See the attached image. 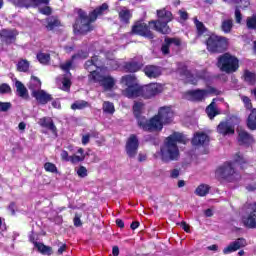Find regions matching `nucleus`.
I'll use <instances>...</instances> for the list:
<instances>
[{"label": "nucleus", "instance_id": "1", "mask_svg": "<svg viewBox=\"0 0 256 256\" xmlns=\"http://www.w3.org/2000/svg\"><path fill=\"white\" fill-rule=\"evenodd\" d=\"M157 17V20H151L148 24L143 21H136L131 28L130 35H138L139 37H144L150 41L155 39V33L151 31L150 25H153L155 31L158 33H161L162 35H169V33H171L169 23L173 21V13L163 8L157 10Z\"/></svg>", "mask_w": 256, "mask_h": 256}, {"label": "nucleus", "instance_id": "2", "mask_svg": "<svg viewBox=\"0 0 256 256\" xmlns=\"http://www.w3.org/2000/svg\"><path fill=\"white\" fill-rule=\"evenodd\" d=\"M109 10V4L103 3L96 7L89 14L83 9L78 10V16L73 24V31L75 35H88L91 31L95 30L93 23L97 21V17H101L105 11Z\"/></svg>", "mask_w": 256, "mask_h": 256}, {"label": "nucleus", "instance_id": "3", "mask_svg": "<svg viewBox=\"0 0 256 256\" xmlns=\"http://www.w3.org/2000/svg\"><path fill=\"white\" fill-rule=\"evenodd\" d=\"M177 143L187 144L185 135L180 132H173L166 137L164 144L160 148V157L163 163H171V161H179L181 152H179V146Z\"/></svg>", "mask_w": 256, "mask_h": 256}, {"label": "nucleus", "instance_id": "4", "mask_svg": "<svg viewBox=\"0 0 256 256\" xmlns=\"http://www.w3.org/2000/svg\"><path fill=\"white\" fill-rule=\"evenodd\" d=\"M175 113L169 106L160 107L158 113L149 119L148 133H161L164 125H171Z\"/></svg>", "mask_w": 256, "mask_h": 256}, {"label": "nucleus", "instance_id": "5", "mask_svg": "<svg viewBox=\"0 0 256 256\" xmlns=\"http://www.w3.org/2000/svg\"><path fill=\"white\" fill-rule=\"evenodd\" d=\"M235 163H239V165H245V163H247V160L245 157H243V155H241V152L235 154L234 162H225L223 165L216 169V176L218 179L233 183V181H235V175H237V171L235 170Z\"/></svg>", "mask_w": 256, "mask_h": 256}, {"label": "nucleus", "instance_id": "6", "mask_svg": "<svg viewBox=\"0 0 256 256\" xmlns=\"http://www.w3.org/2000/svg\"><path fill=\"white\" fill-rule=\"evenodd\" d=\"M205 45L211 55H221L229 49V38L212 33L206 38Z\"/></svg>", "mask_w": 256, "mask_h": 256}, {"label": "nucleus", "instance_id": "7", "mask_svg": "<svg viewBox=\"0 0 256 256\" xmlns=\"http://www.w3.org/2000/svg\"><path fill=\"white\" fill-rule=\"evenodd\" d=\"M216 65L222 73L231 75L239 71V58L229 52H224L218 56Z\"/></svg>", "mask_w": 256, "mask_h": 256}, {"label": "nucleus", "instance_id": "8", "mask_svg": "<svg viewBox=\"0 0 256 256\" xmlns=\"http://www.w3.org/2000/svg\"><path fill=\"white\" fill-rule=\"evenodd\" d=\"M245 214L242 216V223L246 229H256V202L244 206Z\"/></svg>", "mask_w": 256, "mask_h": 256}, {"label": "nucleus", "instance_id": "9", "mask_svg": "<svg viewBox=\"0 0 256 256\" xmlns=\"http://www.w3.org/2000/svg\"><path fill=\"white\" fill-rule=\"evenodd\" d=\"M143 107H145V104L142 102H135L132 110H133V115L137 121V125L142 131H146L149 133V119H147L143 115Z\"/></svg>", "mask_w": 256, "mask_h": 256}, {"label": "nucleus", "instance_id": "10", "mask_svg": "<svg viewBox=\"0 0 256 256\" xmlns=\"http://www.w3.org/2000/svg\"><path fill=\"white\" fill-rule=\"evenodd\" d=\"M165 91V85L157 82H152L142 85V99H155L157 95H161Z\"/></svg>", "mask_w": 256, "mask_h": 256}, {"label": "nucleus", "instance_id": "11", "mask_svg": "<svg viewBox=\"0 0 256 256\" xmlns=\"http://www.w3.org/2000/svg\"><path fill=\"white\" fill-rule=\"evenodd\" d=\"M17 9H34L39 5H49V0H8Z\"/></svg>", "mask_w": 256, "mask_h": 256}, {"label": "nucleus", "instance_id": "12", "mask_svg": "<svg viewBox=\"0 0 256 256\" xmlns=\"http://www.w3.org/2000/svg\"><path fill=\"white\" fill-rule=\"evenodd\" d=\"M125 151L130 159L137 157V153H139V138H137V135L131 134L129 136L126 141Z\"/></svg>", "mask_w": 256, "mask_h": 256}, {"label": "nucleus", "instance_id": "13", "mask_svg": "<svg viewBox=\"0 0 256 256\" xmlns=\"http://www.w3.org/2000/svg\"><path fill=\"white\" fill-rule=\"evenodd\" d=\"M19 31L17 29H1L0 30V41L4 45H13L17 41Z\"/></svg>", "mask_w": 256, "mask_h": 256}, {"label": "nucleus", "instance_id": "14", "mask_svg": "<svg viewBox=\"0 0 256 256\" xmlns=\"http://www.w3.org/2000/svg\"><path fill=\"white\" fill-rule=\"evenodd\" d=\"M171 47H175L176 49H179L181 47L180 38L166 36L164 38V42L162 43L160 51L163 55H170Z\"/></svg>", "mask_w": 256, "mask_h": 256}, {"label": "nucleus", "instance_id": "15", "mask_svg": "<svg viewBox=\"0 0 256 256\" xmlns=\"http://www.w3.org/2000/svg\"><path fill=\"white\" fill-rule=\"evenodd\" d=\"M77 153H79V155L81 156H77L75 154L72 156H69V152H67V150H62L60 154L61 161H65L66 163L70 161L72 165H76V163H81L85 161V149L79 148Z\"/></svg>", "mask_w": 256, "mask_h": 256}, {"label": "nucleus", "instance_id": "16", "mask_svg": "<svg viewBox=\"0 0 256 256\" xmlns=\"http://www.w3.org/2000/svg\"><path fill=\"white\" fill-rule=\"evenodd\" d=\"M184 97L192 103H203L206 99L205 89L188 90L184 93Z\"/></svg>", "mask_w": 256, "mask_h": 256}, {"label": "nucleus", "instance_id": "17", "mask_svg": "<svg viewBox=\"0 0 256 256\" xmlns=\"http://www.w3.org/2000/svg\"><path fill=\"white\" fill-rule=\"evenodd\" d=\"M122 93L124 97H127L128 99H137L139 97L143 98V85L137 83L134 84V86L126 87Z\"/></svg>", "mask_w": 256, "mask_h": 256}, {"label": "nucleus", "instance_id": "18", "mask_svg": "<svg viewBox=\"0 0 256 256\" xmlns=\"http://www.w3.org/2000/svg\"><path fill=\"white\" fill-rule=\"evenodd\" d=\"M237 141L240 146L251 147L255 143V138L246 130L240 129L238 130Z\"/></svg>", "mask_w": 256, "mask_h": 256}, {"label": "nucleus", "instance_id": "19", "mask_svg": "<svg viewBox=\"0 0 256 256\" xmlns=\"http://www.w3.org/2000/svg\"><path fill=\"white\" fill-rule=\"evenodd\" d=\"M31 96L34 97L39 105H47V103L53 101V96L45 90L31 92Z\"/></svg>", "mask_w": 256, "mask_h": 256}, {"label": "nucleus", "instance_id": "20", "mask_svg": "<svg viewBox=\"0 0 256 256\" xmlns=\"http://www.w3.org/2000/svg\"><path fill=\"white\" fill-rule=\"evenodd\" d=\"M246 245L247 241L245 240V238H238L223 249V254L229 255V253H235V251H239L241 247H245Z\"/></svg>", "mask_w": 256, "mask_h": 256}, {"label": "nucleus", "instance_id": "21", "mask_svg": "<svg viewBox=\"0 0 256 256\" xmlns=\"http://www.w3.org/2000/svg\"><path fill=\"white\" fill-rule=\"evenodd\" d=\"M43 26L45 27L46 31H54L55 29H59V27H61V20L57 15L48 16L45 18Z\"/></svg>", "mask_w": 256, "mask_h": 256}, {"label": "nucleus", "instance_id": "22", "mask_svg": "<svg viewBox=\"0 0 256 256\" xmlns=\"http://www.w3.org/2000/svg\"><path fill=\"white\" fill-rule=\"evenodd\" d=\"M143 73L148 77V79H158V77H161L163 72L161 67L157 65H146L143 68Z\"/></svg>", "mask_w": 256, "mask_h": 256}, {"label": "nucleus", "instance_id": "23", "mask_svg": "<svg viewBox=\"0 0 256 256\" xmlns=\"http://www.w3.org/2000/svg\"><path fill=\"white\" fill-rule=\"evenodd\" d=\"M217 133L227 137V135H235V126L227 121H222L217 126Z\"/></svg>", "mask_w": 256, "mask_h": 256}, {"label": "nucleus", "instance_id": "24", "mask_svg": "<svg viewBox=\"0 0 256 256\" xmlns=\"http://www.w3.org/2000/svg\"><path fill=\"white\" fill-rule=\"evenodd\" d=\"M143 66V63L140 61L130 60L124 63L123 69L126 73H139Z\"/></svg>", "mask_w": 256, "mask_h": 256}, {"label": "nucleus", "instance_id": "25", "mask_svg": "<svg viewBox=\"0 0 256 256\" xmlns=\"http://www.w3.org/2000/svg\"><path fill=\"white\" fill-rule=\"evenodd\" d=\"M38 125H40V127H43V129H48V131H51L53 135H57V126H55V122H53V118L42 117L39 119Z\"/></svg>", "mask_w": 256, "mask_h": 256}, {"label": "nucleus", "instance_id": "26", "mask_svg": "<svg viewBox=\"0 0 256 256\" xmlns=\"http://www.w3.org/2000/svg\"><path fill=\"white\" fill-rule=\"evenodd\" d=\"M91 67H96V69H101V67H105V62L99 58V56L94 55L90 60H87L84 64V69L86 71H91Z\"/></svg>", "mask_w": 256, "mask_h": 256}, {"label": "nucleus", "instance_id": "27", "mask_svg": "<svg viewBox=\"0 0 256 256\" xmlns=\"http://www.w3.org/2000/svg\"><path fill=\"white\" fill-rule=\"evenodd\" d=\"M191 143L194 147H201L205 143H209V136L205 132H197L194 134Z\"/></svg>", "mask_w": 256, "mask_h": 256}, {"label": "nucleus", "instance_id": "28", "mask_svg": "<svg viewBox=\"0 0 256 256\" xmlns=\"http://www.w3.org/2000/svg\"><path fill=\"white\" fill-rule=\"evenodd\" d=\"M15 87L18 97H21V99H29V91L23 82L15 79Z\"/></svg>", "mask_w": 256, "mask_h": 256}, {"label": "nucleus", "instance_id": "29", "mask_svg": "<svg viewBox=\"0 0 256 256\" xmlns=\"http://www.w3.org/2000/svg\"><path fill=\"white\" fill-rule=\"evenodd\" d=\"M120 83L125 85V87H133L137 84V77L131 74L124 75L121 77Z\"/></svg>", "mask_w": 256, "mask_h": 256}, {"label": "nucleus", "instance_id": "30", "mask_svg": "<svg viewBox=\"0 0 256 256\" xmlns=\"http://www.w3.org/2000/svg\"><path fill=\"white\" fill-rule=\"evenodd\" d=\"M41 85L42 83L39 77L31 76L28 88L30 89V91H32V93H34V91H41Z\"/></svg>", "mask_w": 256, "mask_h": 256}, {"label": "nucleus", "instance_id": "31", "mask_svg": "<svg viewBox=\"0 0 256 256\" xmlns=\"http://www.w3.org/2000/svg\"><path fill=\"white\" fill-rule=\"evenodd\" d=\"M88 71L90 73L88 75V79H90V81H92L93 83H99V85H101L105 76L102 75L100 72H97V70H93L92 68H90V70Z\"/></svg>", "mask_w": 256, "mask_h": 256}, {"label": "nucleus", "instance_id": "32", "mask_svg": "<svg viewBox=\"0 0 256 256\" xmlns=\"http://www.w3.org/2000/svg\"><path fill=\"white\" fill-rule=\"evenodd\" d=\"M34 245L41 255H53V248L51 246H47L41 242H34Z\"/></svg>", "mask_w": 256, "mask_h": 256}, {"label": "nucleus", "instance_id": "33", "mask_svg": "<svg viewBox=\"0 0 256 256\" xmlns=\"http://www.w3.org/2000/svg\"><path fill=\"white\" fill-rule=\"evenodd\" d=\"M206 113L209 119L213 120L217 115H220L221 112L217 109V106L214 102H211L207 107H206Z\"/></svg>", "mask_w": 256, "mask_h": 256}, {"label": "nucleus", "instance_id": "34", "mask_svg": "<svg viewBox=\"0 0 256 256\" xmlns=\"http://www.w3.org/2000/svg\"><path fill=\"white\" fill-rule=\"evenodd\" d=\"M118 17L121 23H124V25H129V23H131V17H133V14H131L130 10H121L118 13Z\"/></svg>", "mask_w": 256, "mask_h": 256}, {"label": "nucleus", "instance_id": "35", "mask_svg": "<svg viewBox=\"0 0 256 256\" xmlns=\"http://www.w3.org/2000/svg\"><path fill=\"white\" fill-rule=\"evenodd\" d=\"M209 191H211V186L207 184H200L196 190H195V195L198 197H206V195H209Z\"/></svg>", "mask_w": 256, "mask_h": 256}, {"label": "nucleus", "instance_id": "36", "mask_svg": "<svg viewBox=\"0 0 256 256\" xmlns=\"http://www.w3.org/2000/svg\"><path fill=\"white\" fill-rule=\"evenodd\" d=\"M247 127L250 131L256 130V109H252L247 119Z\"/></svg>", "mask_w": 256, "mask_h": 256}, {"label": "nucleus", "instance_id": "37", "mask_svg": "<svg viewBox=\"0 0 256 256\" xmlns=\"http://www.w3.org/2000/svg\"><path fill=\"white\" fill-rule=\"evenodd\" d=\"M30 65L31 64L27 59H20L16 65V69L19 71V73H27Z\"/></svg>", "mask_w": 256, "mask_h": 256}, {"label": "nucleus", "instance_id": "38", "mask_svg": "<svg viewBox=\"0 0 256 256\" xmlns=\"http://www.w3.org/2000/svg\"><path fill=\"white\" fill-rule=\"evenodd\" d=\"M221 31L226 35L233 31V19L223 20L220 26Z\"/></svg>", "mask_w": 256, "mask_h": 256}, {"label": "nucleus", "instance_id": "39", "mask_svg": "<svg viewBox=\"0 0 256 256\" xmlns=\"http://www.w3.org/2000/svg\"><path fill=\"white\" fill-rule=\"evenodd\" d=\"M87 107H90V104L85 100H77L73 104H71V109L73 111H81L83 109H87Z\"/></svg>", "mask_w": 256, "mask_h": 256}, {"label": "nucleus", "instance_id": "40", "mask_svg": "<svg viewBox=\"0 0 256 256\" xmlns=\"http://www.w3.org/2000/svg\"><path fill=\"white\" fill-rule=\"evenodd\" d=\"M100 85L104 87V89H113V87H115V79L112 76H104Z\"/></svg>", "mask_w": 256, "mask_h": 256}, {"label": "nucleus", "instance_id": "41", "mask_svg": "<svg viewBox=\"0 0 256 256\" xmlns=\"http://www.w3.org/2000/svg\"><path fill=\"white\" fill-rule=\"evenodd\" d=\"M36 58L38 59L39 63H41V65H48L51 61V54L39 52L36 55Z\"/></svg>", "mask_w": 256, "mask_h": 256}, {"label": "nucleus", "instance_id": "42", "mask_svg": "<svg viewBox=\"0 0 256 256\" xmlns=\"http://www.w3.org/2000/svg\"><path fill=\"white\" fill-rule=\"evenodd\" d=\"M244 81H246V83H249V85H255L256 74L249 70H245L244 71Z\"/></svg>", "mask_w": 256, "mask_h": 256}, {"label": "nucleus", "instance_id": "43", "mask_svg": "<svg viewBox=\"0 0 256 256\" xmlns=\"http://www.w3.org/2000/svg\"><path fill=\"white\" fill-rule=\"evenodd\" d=\"M195 26H196L198 37H201L205 35V33H207V27H205V24H203V22L196 19Z\"/></svg>", "mask_w": 256, "mask_h": 256}, {"label": "nucleus", "instance_id": "44", "mask_svg": "<svg viewBox=\"0 0 256 256\" xmlns=\"http://www.w3.org/2000/svg\"><path fill=\"white\" fill-rule=\"evenodd\" d=\"M102 109L104 113H108L109 115H113L115 113V105L112 102L105 101L102 105Z\"/></svg>", "mask_w": 256, "mask_h": 256}, {"label": "nucleus", "instance_id": "45", "mask_svg": "<svg viewBox=\"0 0 256 256\" xmlns=\"http://www.w3.org/2000/svg\"><path fill=\"white\" fill-rule=\"evenodd\" d=\"M246 27L252 31H256V14H253L246 19Z\"/></svg>", "mask_w": 256, "mask_h": 256}, {"label": "nucleus", "instance_id": "46", "mask_svg": "<svg viewBox=\"0 0 256 256\" xmlns=\"http://www.w3.org/2000/svg\"><path fill=\"white\" fill-rule=\"evenodd\" d=\"M184 75L187 78V81L188 83H190V85H197V83H199V79L197 77H194V75L191 74V71L185 70Z\"/></svg>", "mask_w": 256, "mask_h": 256}, {"label": "nucleus", "instance_id": "47", "mask_svg": "<svg viewBox=\"0 0 256 256\" xmlns=\"http://www.w3.org/2000/svg\"><path fill=\"white\" fill-rule=\"evenodd\" d=\"M89 57V52L87 50H79L76 54H73L71 59L75 61V59H87Z\"/></svg>", "mask_w": 256, "mask_h": 256}, {"label": "nucleus", "instance_id": "48", "mask_svg": "<svg viewBox=\"0 0 256 256\" xmlns=\"http://www.w3.org/2000/svg\"><path fill=\"white\" fill-rule=\"evenodd\" d=\"M221 90H217V88L208 86L207 89H205V97L207 98L208 95H221Z\"/></svg>", "mask_w": 256, "mask_h": 256}, {"label": "nucleus", "instance_id": "49", "mask_svg": "<svg viewBox=\"0 0 256 256\" xmlns=\"http://www.w3.org/2000/svg\"><path fill=\"white\" fill-rule=\"evenodd\" d=\"M44 169L47 173H57V166L54 163L46 162L44 164Z\"/></svg>", "mask_w": 256, "mask_h": 256}, {"label": "nucleus", "instance_id": "50", "mask_svg": "<svg viewBox=\"0 0 256 256\" xmlns=\"http://www.w3.org/2000/svg\"><path fill=\"white\" fill-rule=\"evenodd\" d=\"M71 67H73V59L66 61L65 63L60 65V69L65 71V73H69L71 71Z\"/></svg>", "mask_w": 256, "mask_h": 256}, {"label": "nucleus", "instance_id": "51", "mask_svg": "<svg viewBox=\"0 0 256 256\" xmlns=\"http://www.w3.org/2000/svg\"><path fill=\"white\" fill-rule=\"evenodd\" d=\"M11 92H12V90H11V86H9V84H7V83L0 84V95H7Z\"/></svg>", "mask_w": 256, "mask_h": 256}, {"label": "nucleus", "instance_id": "52", "mask_svg": "<svg viewBox=\"0 0 256 256\" xmlns=\"http://www.w3.org/2000/svg\"><path fill=\"white\" fill-rule=\"evenodd\" d=\"M11 107V102H0V113H7Z\"/></svg>", "mask_w": 256, "mask_h": 256}, {"label": "nucleus", "instance_id": "53", "mask_svg": "<svg viewBox=\"0 0 256 256\" xmlns=\"http://www.w3.org/2000/svg\"><path fill=\"white\" fill-rule=\"evenodd\" d=\"M144 140L146 143H151L152 145H159V142L157 141V137L148 134L144 137Z\"/></svg>", "mask_w": 256, "mask_h": 256}, {"label": "nucleus", "instance_id": "54", "mask_svg": "<svg viewBox=\"0 0 256 256\" xmlns=\"http://www.w3.org/2000/svg\"><path fill=\"white\" fill-rule=\"evenodd\" d=\"M39 13H41V15H47L49 17L51 13H53V8H51V6H44L42 8H39Z\"/></svg>", "mask_w": 256, "mask_h": 256}, {"label": "nucleus", "instance_id": "55", "mask_svg": "<svg viewBox=\"0 0 256 256\" xmlns=\"http://www.w3.org/2000/svg\"><path fill=\"white\" fill-rule=\"evenodd\" d=\"M242 101H243L246 109H248L249 111H251V109H253V104L251 103V98H249L248 96H242Z\"/></svg>", "mask_w": 256, "mask_h": 256}, {"label": "nucleus", "instance_id": "56", "mask_svg": "<svg viewBox=\"0 0 256 256\" xmlns=\"http://www.w3.org/2000/svg\"><path fill=\"white\" fill-rule=\"evenodd\" d=\"M234 3H236V5L240 4V9H247V7L251 5V2H249V0H234Z\"/></svg>", "mask_w": 256, "mask_h": 256}, {"label": "nucleus", "instance_id": "57", "mask_svg": "<svg viewBox=\"0 0 256 256\" xmlns=\"http://www.w3.org/2000/svg\"><path fill=\"white\" fill-rule=\"evenodd\" d=\"M77 175L82 179H84V177H87V168L85 166H80L77 170Z\"/></svg>", "mask_w": 256, "mask_h": 256}, {"label": "nucleus", "instance_id": "58", "mask_svg": "<svg viewBox=\"0 0 256 256\" xmlns=\"http://www.w3.org/2000/svg\"><path fill=\"white\" fill-rule=\"evenodd\" d=\"M235 17H236V23H241L243 20V15L241 14V10H239V7L235 9Z\"/></svg>", "mask_w": 256, "mask_h": 256}, {"label": "nucleus", "instance_id": "59", "mask_svg": "<svg viewBox=\"0 0 256 256\" xmlns=\"http://www.w3.org/2000/svg\"><path fill=\"white\" fill-rule=\"evenodd\" d=\"M74 227H81L83 225V222H81V216L75 215L73 219Z\"/></svg>", "mask_w": 256, "mask_h": 256}, {"label": "nucleus", "instance_id": "60", "mask_svg": "<svg viewBox=\"0 0 256 256\" xmlns=\"http://www.w3.org/2000/svg\"><path fill=\"white\" fill-rule=\"evenodd\" d=\"M62 85L65 89H71V80L67 77L63 78Z\"/></svg>", "mask_w": 256, "mask_h": 256}, {"label": "nucleus", "instance_id": "61", "mask_svg": "<svg viewBox=\"0 0 256 256\" xmlns=\"http://www.w3.org/2000/svg\"><path fill=\"white\" fill-rule=\"evenodd\" d=\"M180 226L182 227V229L186 232V233H191V227L189 226V224H187V222L182 221L180 223Z\"/></svg>", "mask_w": 256, "mask_h": 256}, {"label": "nucleus", "instance_id": "62", "mask_svg": "<svg viewBox=\"0 0 256 256\" xmlns=\"http://www.w3.org/2000/svg\"><path fill=\"white\" fill-rule=\"evenodd\" d=\"M179 15L182 21H187V19H189V13H187V11L179 10Z\"/></svg>", "mask_w": 256, "mask_h": 256}, {"label": "nucleus", "instance_id": "63", "mask_svg": "<svg viewBox=\"0 0 256 256\" xmlns=\"http://www.w3.org/2000/svg\"><path fill=\"white\" fill-rule=\"evenodd\" d=\"M179 169H173L171 172H170V177L172 179H177V177H179Z\"/></svg>", "mask_w": 256, "mask_h": 256}, {"label": "nucleus", "instance_id": "64", "mask_svg": "<svg viewBox=\"0 0 256 256\" xmlns=\"http://www.w3.org/2000/svg\"><path fill=\"white\" fill-rule=\"evenodd\" d=\"M247 191H256V182L246 186Z\"/></svg>", "mask_w": 256, "mask_h": 256}]
</instances>
